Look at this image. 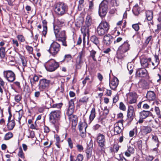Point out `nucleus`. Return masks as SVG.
<instances>
[{
    "label": "nucleus",
    "instance_id": "nucleus-39",
    "mask_svg": "<svg viewBox=\"0 0 161 161\" xmlns=\"http://www.w3.org/2000/svg\"><path fill=\"white\" fill-rule=\"evenodd\" d=\"M96 52L93 50H92L91 51H90V57L92 58L93 60L95 61H97L95 58V55L96 54Z\"/></svg>",
    "mask_w": 161,
    "mask_h": 161
},
{
    "label": "nucleus",
    "instance_id": "nucleus-14",
    "mask_svg": "<svg viewBox=\"0 0 161 161\" xmlns=\"http://www.w3.org/2000/svg\"><path fill=\"white\" fill-rule=\"evenodd\" d=\"M54 103V101L52 99L50 98L47 102H46V106L49 108H57L60 109L62 106V104Z\"/></svg>",
    "mask_w": 161,
    "mask_h": 161
},
{
    "label": "nucleus",
    "instance_id": "nucleus-36",
    "mask_svg": "<svg viewBox=\"0 0 161 161\" xmlns=\"http://www.w3.org/2000/svg\"><path fill=\"white\" fill-rule=\"evenodd\" d=\"M89 27L87 26L86 25L82 26L81 29V32L84 34H88L89 33Z\"/></svg>",
    "mask_w": 161,
    "mask_h": 161
},
{
    "label": "nucleus",
    "instance_id": "nucleus-48",
    "mask_svg": "<svg viewBox=\"0 0 161 161\" xmlns=\"http://www.w3.org/2000/svg\"><path fill=\"white\" fill-rule=\"evenodd\" d=\"M119 108L120 110L123 111H125L126 109L125 105L122 102L120 103Z\"/></svg>",
    "mask_w": 161,
    "mask_h": 161
},
{
    "label": "nucleus",
    "instance_id": "nucleus-64",
    "mask_svg": "<svg viewBox=\"0 0 161 161\" xmlns=\"http://www.w3.org/2000/svg\"><path fill=\"white\" fill-rule=\"evenodd\" d=\"M154 158L153 156H148L146 158V159L147 161H152L153 159Z\"/></svg>",
    "mask_w": 161,
    "mask_h": 161
},
{
    "label": "nucleus",
    "instance_id": "nucleus-13",
    "mask_svg": "<svg viewBox=\"0 0 161 161\" xmlns=\"http://www.w3.org/2000/svg\"><path fill=\"white\" fill-rule=\"evenodd\" d=\"M135 116V113L134 110V108L133 106L130 105L128 106L127 110V117L130 120L129 122L128 125H129L131 120H133Z\"/></svg>",
    "mask_w": 161,
    "mask_h": 161
},
{
    "label": "nucleus",
    "instance_id": "nucleus-62",
    "mask_svg": "<svg viewBox=\"0 0 161 161\" xmlns=\"http://www.w3.org/2000/svg\"><path fill=\"white\" fill-rule=\"evenodd\" d=\"M86 130H84V131L82 130L80 131V135L82 137H84L86 136Z\"/></svg>",
    "mask_w": 161,
    "mask_h": 161
},
{
    "label": "nucleus",
    "instance_id": "nucleus-50",
    "mask_svg": "<svg viewBox=\"0 0 161 161\" xmlns=\"http://www.w3.org/2000/svg\"><path fill=\"white\" fill-rule=\"evenodd\" d=\"M25 48L30 53H31L33 51V48L32 47L28 45L26 46Z\"/></svg>",
    "mask_w": 161,
    "mask_h": 161
},
{
    "label": "nucleus",
    "instance_id": "nucleus-29",
    "mask_svg": "<svg viewBox=\"0 0 161 161\" xmlns=\"http://www.w3.org/2000/svg\"><path fill=\"white\" fill-rule=\"evenodd\" d=\"M15 125V122L14 120H11V121H8L7 125L8 129V130H12Z\"/></svg>",
    "mask_w": 161,
    "mask_h": 161
},
{
    "label": "nucleus",
    "instance_id": "nucleus-4",
    "mask_svg": "<svg viewBox=\"0 0 161 161\" xmlns=\"http://www.w3.org/2000/svg\"><path fill=\"white\" fill-rule=\"evenodd\" d=\"M109 29V25L106 22L102 21L98 26L97 32L98 35L102 36L108 32Z\"/></svg>",
    "mask_w": 161,
    "mask_h": 161
},
{
    "label": "nucleus",
    "instance_id": "nucleus-56",
    "mask_svg": "<svg viewBox=\"0 0 161 161\" xmlns=\"http://www.w3.org/2000/svg\"><path fill=\"white\" fill-rule=\"evenodd\" d=\"M154 58H155V65H158L159 64L160 62L158 57L157 55H155L154 56Z\"/></svg>",
    "mask_w": 161,
    "mask_h": 161
},
{
    "label": "nucleus",
    "instance_id": "nucleus-55",
    "mask_svg": "<svg viewBox=\"0 0 161 161\" xmlns=\"http://www.w3.org/2000/svg\"><path fill=\"white\" fill-rule=\"evenodd\" d=\"M93 0L90 1L89 2V9L92 10L93 8L94 3Z\"/></svg>",
    "mask_w": 161,
    "mask_h": 161
},
{
    "label": "nucleus",
    "instance_id": "nucleus-31",
    "mask_svg": "<svg viewBox=\"0 0 161 161\" xmlns=\"http://www.w3.org/2000/svg\"><path fill=\"white\" fill-rule=\"evenodd\" d=\"M141 9L137 4H136L133 8L132 11L136 15H138L140 12Z\"/></svg>",
    "mask_w": 161,
    "mask_h": 161
},
{
    "label": "nucleus",
    "instance_id": "nucleus-61",
    "mask_svg": "<svg viewBox=\"0 0 161 161\" xmlns=\"http://www.w3.org/2000/svg\"><path fill=\"white\" fill-rule=\"evenodd\" d=\"M109 113V110L107 108H105L103 110V114L104 115H106Z\"/></svg>",
    "mask_w": 161,
    "mask_h": 161
},
{
    "label": "nucleus",
    "instance_id": "nucleus-3",
    "mask_svg": "<svg viewBox=\"0 0 161 161\" xmlns=\"http://www.w3.org/2000/svg\"><path fill=\"white\" fill-rule=\"evenodd\" d=\"M68 6L63 3H58L55 6L54 10L56 14L59 16H62L67 12Z\"/></svg>",
    "mask_w": 161,
    "mask_h": 161
},
{
    "label": "nucleus",
    "instance_id": "nucleus-58",
    "mask_svg": "<svg viewBox=\"0 0 161 161\" xmlns=\"http://www.w3.org/2000/svg\"><path fill=\"white\" fill-rule=\"evenodd\" d=\"M68 142L69 146L71 148H72L73 147V143L70 138H68Z\"/></svg>",
    "mask_w": 161,
    "mask_h": 161
},
{
    "label": "nucleus",
    "instance_id": "nucleus-10",
    "mask_svg": "<svg viewBox=\"0 0 161 161\" xmlns=\"http://www.w3.org/2000/svg\"><path fill=\"white\" fill-rule=\"evenodd\" d=\"M105 137L104 135L102 134H98L97 138V141L98 146L101 148V151H103L104 149L106 143Z\"/></svg>",
    "mask_w": 161,
    "mask_h": 161
},
{
    "label": "nucleus",
    "instance_id": "nucleus-16",
    "mask_svg": "<svg viewBox=\"0 0 161 161\" xmlns=\"http://www.w3.org/2000/svg\"><path fill=\"white\" fill-rule=\"evenodd\" d=\"M68 119L70 121L72 122V128L74 129H75L76 125L77 123V117L76 116L71 114L67 115Z\"/></svg>",
    "mask_w": 161,
    "mask_h": 161
},
{
    "label": "nucleus",
    "instance_id": "nucleus-15",
    "mask_svg": "<svg viewBox=\"0 0 161 161\" xmlns=\"http://www.w3.org/2000/svg\"><path fill=\"white\" fill-rule=\"evenodd\" d=\"M152 131V129L149 126H142L141 127L140 130L139 132V135L141 136L145 135L150 133Z\"/></svg>",
    "mask_w": 161,
    "mask_h": 161
},
{
    "label": "nucleus",
    "instance_id": "nucleus-28",
    "mask_svg": "<svg viewBox=\"0 0 161 161\" xmlns=\"http://www.w3.org/2000/svg\"><path fill=\"white\" fill-rule=\"evenodd\" d=\"M92 23V16L90 15H88L86 18L85 22V25L87 27L90 26Z\"/></svg>",
    "mask_w": 161,
    "mask_h": 161
},
{
    "label": "nucleus",
    "instance_id": "nucleus-22",
    "mask_svg": "<svg viewBox=\"0 0 161 161\" xmlns=\"http://www.w3.org/2000/svg\"><path fill=\"white\" fill-rule=\"evenodd\" d=\"M119 123L122 124V121H119L114 124V128L115 135L119 134L122 131V129L119 126Z\"/></svg>",
    "mask_w": 161,
    "mask_h": 161
},
{
    "label": "nucleus",
    "instance_id": "nucleus-19",
    "mask_svg": "<svg viewBox=\"0 0 161 161\" xmlns=\"http://www.w3.org/2000/svg\"><path fill=\"white\" fill-rule=\"evenodd\" d=\"M151 62V58H147L144 57H142L140 59V62L141 65L144 67H147L149 63Z\"/></svg>",
    "mask_w": 161,
    "mask_h": 161
},
{
    "label": "nucleus",
    "instance_id": "nucleus-40",
    "mask_svg": "<svg viewBox=\"0 0 161 161\" xmlns=\"http://www.w3.org/2000/svg\"><path fill=\"white\" fill-rule=\"evenodd\" d=\"M137 133V129L136 127H135L132 130H130L129 132V136L130 137L133 136L135 134H136Z\"/></svg>",
    "mask_w": 161,
    "mask_h": 161
},
{
    "label": "nucleus",
    "instance_id": "nucleus-53",
    "mask_svg": "<svg viewBox=\"0 0 161 161\" xmlns=\"http://www.w3.org/2000/svg\"><path fill=\"white\" fill-rule=\"evenodd\" d=\"M128 151L130 153L133 154L134 153L135 149L133 147L129 146L128 147Z\"/></svg>",
    "mask_w": 161,
    "mask_h": 161
},
{
    "label": "nucleus",
    "instance_id": "nucleus-35",
    "mask_svg": "<svg viewBox=\"0 0 161 161\" xmlns=\"http://www.w3.org/2000/svg\"><path fill=\"white\" fill-rule=\"evenodd\" d=\"M6 54L5 51V47H1L0 48V57L2 58H3L5 57Z\"/></svg>",
    "mask_w": 161,
    "mask_h": 161
},
{
    "label": "nucleus",
    "instance_id": "nucleus-43",
    "mask_svg": "<svg viewBox=\"0 0 161 161\" xmlns=\"http://www.w3.org/2000/svg\"><path fill=\"white\" fill-rule=\"evenodd\" d=\"M88 100V97L86 96H85L82 98H81L79 100V102L81 103H86Z\"/></svg>",
    "mask_w": 161,
    "mask_h": 161
},
{
    "label": "nucleus",
    "instance_id": "nucleus-41",
    "mask_svg": "<svg viewBox=\"0 0 161 161\" xmlns=\"http://www.w3.org/2000/svg\"><path fill=\"white\" fill-rule=\"evenodd\" d=\"M16 37L18 41L21 42H24L25 41V37L22 35H18Z\"/></svg>",
    "mask_w": 161,
    "mask_h": 161
},
{
    "label": "nucleus",
    "instance_id": "nucleus-12",
    "mask_svg": "<svg viewBox=\"0 0 161 161\" xmlns=\"http://www.w3.org/2000/svg\"><path fill=\"white\" fill-rule=\"evenodd\" d=\"M49 80L46 79H41L39 81V83L38 85L39 89L40 91H43L44 89L47 88L50 83Z\"/></svg>",
    "mask_w": 161,
    "mask_h": 161
},
{
    "label": "nucleus",
    "instance_id": "nucleus-6",
    "mask_svg": "<svg viewBox=\"0 0 161 161\" xmlns=\"http://www.w3.org/2000/svg\"><path fill=\"white\" fill-rule=\"evenodd\" d=\"M107 1L106 0H103L100 4L99 7V14L101 17H104L108 11Z\"/></svg>",
    "mask_w": 161,
    "mask_h": 161
},
{
    "label": "nucleus",
    "instance_id": "nucleus-45",
    "mask_svg": "<svg viewBox=\"0 0 161 161\" xmlns=\"http://www.w3.org/2000/svg\"><path fill=\"white\" fill-rule=\"evenodd\" d=\"M76 147L77 150L79 152H81L83 151L84 148L83 146L79 144H78L76 145Z\"/></svg>",
    "mask_w": 161,
    "mask_h": 161
},
{
    "label": "nucleus",
    "instance_id": "nucleus-9",
    "mask_svg": "<svg viewBox=\"0 0 161 161\" xmlns=\"http://www.w3.org/2000/svg\"><path fill=\"white\" fill-rule=\"evenodd\" d=\"M3 75L4 77L9 82H13L15 79V75L11 70L4 71L3 72Z\"/></svg>",
    "mask_w": 161,
    "mask_h": 161
},
{
    "label": "nucleus",
    "instance_id": "nucleus-32",
    "mask_svg": "<svg viewBox=\"0 0 161 161\" xmlns=\"http://www.w3.org/2000/svg\"><path fill=\"white\" fill-rule=\"evenodd\" d=\"M87 125L85 122H80L78 125V127L80 131H81L83 129L86 130Z\"/></svg>",
    "mask_w": 161,
    "mask_h": 161
},
{
    "label": "nucleus",
    "instance_id": "nucleus-47",
    "mask_svg": "<svg viewBox=\"0 0 161 161\" xmlns=\"http://www.w3.org/2000/svg\"><path fill=\"white\" fill-rule=\"evenodd\" d=\"M12 44L14 47H18L19 46V43L17 40H15L14 39H12Z\"/></svg>",
    "mask_w": 161,
    "mask_h": 161
},
{
    "label": "nucleus",
    "instance_id": "nucleus-46",
    "mask_svg": "<svg viewBox=\"0 0 161 161\" xmlns=\"http://www.w3.org/2000/svg\"><path fill=\"white\" fill-rule=\"evenodd\" d=\"M30 128L32 129H35L36 130H38V128L37 125L36 124V122L35 121L34 123V124H31Z\"/></svg>",
    "mask_w": 161,
    "mask_h": 161
},
{
    "label": "nucleus",
    "instance_id": "nucleus-44",
    "mask_svg": "<svg viewBox=\"0 0 161 161\" xmlns=\"http://www.w3.org/2000/svg\"><path fill=\"white\" fill-rule=\"evenodd\" d=\"M19 152L18 153L19 156L21 158H24V153L23 152L21 147L19 149Z\"/></svg>",
    "mask_w": 161,
    "mask_h": 161
},
{
    "label": "nucleus",
    "instance_id": "nucleus-23",
    "mask_svg": "<svg viewBox=\"0 0 161 161\" xmlns=\"http://www.w3.org/2000/svg\"><path fill=\"white\" fill-rule=\"evenodd\" d=\"M147 98L149 101H153L156 99V95L153 91L148 92L146 96Z\"/></svg>",
    "mask_w": 161,
    "mask_h": 161
},
{
    "label": "nucleus",
    "instance_id": "nucleus-63",
    "mask_svg": "<svg viewBox=\"0 0 161 161\" xmlns=\"http://www.w3.org/2000/svg\"><path fill=\"white\" fill-rule=\"evenodd\" d=\"M119 147L118 145H115L114 147V150L116 152H117L119 150Z\"/></svg>",
    "mask_w": 161,
    "mask_h": 161
},
{
    "label": "nucleus",
    "instance_id": "nucleus-8",
    "mask_svg": "<svg viewBox=\"0 0 161 161\" xmlns=\"http://www.w3.org/2000/svg\"><path fill=\"white\" fill-rule=\"evenodd\" d=\"M60 48L59 44L56 42H53L51 44L48 51L52 55L55 56L59 52Z\"/></svg>",
    "mask_w": 161,
    "mask_h": 161
},
{
    "label": "nucleus",
    "instance_id": "nucleus-27",
    "mask_svg": "<svg viewBox=\"0 0 161 161\" xmlns=\"http://www.w3.org/2000/svg\"><path fill=\"white\" fill-rule=\"evenodd\" d=\"M16 112L15 116L17 119V120L20 124V120L23 115V111L22 109H20L19 111H16Z\"/></svg>",
    "mask_w": 161,
    "mask_h": 161
},
{
    "label": "nucleus",
    "instance_id": "nucleus-60",
    "mask_svg": "<svg viewBox=\"0 0 161 161\" xmlns=\"http://www.w3.org/2000/svg\"><path fill=\"white\" fill-rule=\"evenodd\" d=\"M90 80V78L88 76H86V77L85 79L82 81V84L83 85V86H85L87 82V81L88 80Z\"/></svg>",
    "mask_w": 161,
    "mask_h": 161
},
{
    "label": "nucleus",
    "instance_id": "nucleus-33",
    "mask_svg": "<svg viewBox=\"0 0 161 161\" xmlns=\"http://www.w3.org/2000/svg\"><path fill=\"white\" fill-rule=\"evenodd\" d=\"M83 62V60L77 58L75 64L76 69H80L81 68V65Z\"/></svg>",
    "mask_w": 161,
    "mask_h": 161
},
{
    "label": "nucleus",
    "instance_id": "nucleus-7",
    "mask_svg": "<svg viewBox=\"0 0 161 161\" xmlns=\"http://www.w3.org/2000/svg\"><path fill=\"white\" fill-rule=\"evenodd\" d=\"M61 112L59 110H55L52 111L49 114L50 121L54 124L56 121L59 120L61 117Z\"/></svg>",
    "mask_w": 161,
    "mask_h": 161
},
{
    "label": "nucleus",
    "instance_id": "nucleus-42",
    "mask_svg": "<svg viewBox=\"0 0 161 161\" xmlns=\"http://www.w3.org/2000/svg\"><path fill=\"white\" fill-rule=\"evenodd\" d=\"M119 0H112L111 4L114 6L117 7L119 4Z\"/></svg>",
    "mask_w": 161,
    "mask_h": 161
},
{
    "label": "nucleus",
    "instance_id": "nucleus-1",
    "mask_svg": "<svg viewBox=\"0 0 161 161\" xmlns=\"http://www.w3.org/2000/svg\"><path fill=\"white\" fill-rule=\"evenodd\" d=\"M63 24V23L58 22L56 25H54L53 30L57 40L61 42L62 45L66 47L67 44L66 41V36L65 31L64 30L60 31L61 27Z\"/></svg>",
    "mask_w": 161,
    "mask_h": 161
},
{
    "label": "nucleus",
    "instance_id": "nucleus-5",
    "mask_svg": "<svg viewBox=\"0 0 161 161\" xmlns=\"http://www.w3.org/2000/svg\"><path fill=\"white\" fill-rule=\"evenodd\" d=\"M44 66L47 71L52 72L55 71L58 67L59 64L55 60L52 59L46 62Z\"/></svg>",
    "mask_w": 161,
    "mask_h": 161
},
{
    "label": "nucleus",
    "instance_id": "nucleus-24",
    "mask_svg": "<svg viewBox=\"0 0 161 161\" xmlns=\"http://www.w3.org/2000/svg\"><path fill=\"white\" fill-rule=\"evenodd\" d=\"M151 114L150 111L143 110L140 113V118L142 119H145L148 117Z\"/></svg>",
    "mask_w": 161,
    "mask_h": 161
},
{
    "label": "nucleus",
    "instance_id": "nucleus-20",
    "mask_svg": "<svg viewBox=\"0 0 161 161\" xmlns=\"http://www.w3.org/2000/svg\"><path fill=\"white\" fill-rule=\"evenodd\" d=\"M75 108L74 103L72 100L69 102L68 108L66 112V114H73Z\"/></svg>",
    "mask_w": 161,
    "mask_h": 161
},
{
    "label": "nucleus",
    "instance_id": "nucleus-18",
    "mask_svg": "<svg viewBox=\"0 0 161 161\" xmlns=\"http://www.w3.org/2000/svg\"><path fill=\"white\" fill-rule=\"evenodd\" d=\"M113 37L110 34L105 35L103 37V42L106 45H109L113 41Z\"/></svg>",
    "mask_w": 161,
    "mask_h": 161
},
{
    "label": "nucleus",
    "instance_id": "nucleus-59",
    "mask_svg": "<svg viewBox=\"0 0 161 161\" xmlns=\"http://www.w3.org/2000/svg\"><path fill=\"white\" fill-rule=\"evenodd\" d=\"M35 133L33 131H30V135L28 136V138H33L35 136Z\"/></svg>",
    "mask_w": 161,
    "mask_h": 161
},
{
    "label": "nucleus",
    "instance_id": "nucleus-17",
    "mask_svg": "<svg viewBox=\"0 0 161 161\" xmlns=\"http://www.w3.org/2000/svg\"><path fill=\"white\" fill-rule=\"evenodd\" d=\"M136 75L139 77H145L147 75V71L144 68L138 69L136 71Z\"/></svg>",
    "mask_w": 161,
    "mask_h": 161
},
{
    "label": "nucleus",
    "instance_id": "nucleus-26",
    "mask_svg": "<svg viewBox=\"0 0 161 161\" xmlns=\"http://www.w3.org/2000/svg\"><path fill=\"white\" fill-rule=\"evenodd\" d=\"M39 79V77L36 75H34L33 78H31L30 79V81L32 87L36 86V82Z\"/></svg>",
    "mask_w": 161,
    "mask_h": 161
},
{
    "label": "nucleus",
    "instance_id": "nucleus-37",
    "mask_svg": "<svg viewBox=\"0 0 161 161\" xmlns=\"http://www.w3.org/2000/svg\"><path fill=\"white\" fill-rule=\"evenodd\" d=\"M13 136V134L12 132H8L5 135L4 137V140H8L10 139Z\"/></svg>",
    "mask_w": 161,
    "mask_h": 161
},
{
    "label": "nucleus",
    "instance_id": "nucleus-57",
    "mask_svg": "<svg viewBox=\"0 0 161 161\" xmlns=\"http://www.w3.org/2000/svg\"><path fill=\"white\" fill-rule=\"evenodd\" d=\"M65 59L67 61L70 60L71 59L72 57L70 55L68 54L65 55L64 56Z\"/></svg>",
    "mask_w": 161,
    "mask_h": 161
},
{
    "label": "nucleus",
    "instance_id": "nucleus-25",
    "mask_svg": "<svg viewBox=\"0 0 161 161\" xmlns=\"http://www.w3.org/2000/svg\"><path fill=\"white\" fill-rule=\"evenodd\" d=\"M96 110L94 107L92 108L91 111V114L89 116L88 124H90L94 119L96 116Z\"/></svg>",
    "mask_w": 161,
    "mask_h": 161
},
{
    "label": "nucleus",
    "instance_id": "nucleus-2",
    "mask_svg": "<svg viewBox=\"0 0 161 161\" xmlns=\"http://www.w3.org/2000/svg\"><path fill=\"white\" fill-rule=\"evenodd\" d=\"M130 44L129 41H126L118 48L117 52V57L121 59L125 56V53L130 49Z\"/></svg>",
    "mask_w": 161,
    "mask_h": 161
},
{
    "label": "nucleus",
    "instance_id": "nucleus-54",
    "mask_svg": "<svg viewBox=\"0 0 161 161\" xmlns=\"http://www.w3.org/2000/svg\"><path fill=\"white\" fill-rule=\"evenodd\" d=\"M83 159V156L81 154H79L77 157L76 161H82Z\"/></svg>",
    "mask_w": 161,
    "mask_h": 161
},
{
    "label": "nucleus",
    "instance_id": "nucleus-52",
    "mask_svg": "<svg viewBox=\"0 0 161 161\" xmlns=\"http://www.w3.org/2000/svg\"><path fill=\"white\" fill-rule=\"evenodd\" d=\"M132 27L136 31H138L139 29V27L138 24H133Z\"/></svg>",
    "mask_w": 161,
    "mask_h": 161
},
{
    "label": "nucleus",
    "instance_id": "nucleus-51",
    "mask_svg": "<svg viewBox=\"0 0 161 161\" xmlns=\"http://www.w3.org/2000/svg\"><path fill=\"white\" fill-rule=\"evenodd\" d=\"M137 145L138 149L141 150L142 148V140L138 141L137 142Z\"/></svg>",
    "mask_w": 161,
    "mask_h": 161
},
{
    "label": "nucleus",
    "instance_id": "nucleus-21",
    "mask_svg": "<svg viewBox=\"0 0 161 161\" xmlns=\"http://www.w3.org/2000/svg\"><path fill=\"white\" fill-rule=\"evenodd\" d=\"M118 84V79L116 77H114L112 80L110 82V87L112 89L115 90Z\"/></svg>",
    "mask_w": 161,
    "mask_h": 161
},
{
    "label": "nucleus",
    "instance_id": "nucleus-34",
    "mask_svg": "<svg viewBox=\"0 0 161 161\" xmlns=\"http://www.w3.org/2000/svg\"><path fill=\"white\" fill-rule=\"evenodd\" d=\"M90 40L93 43L95 44L97 46H98L99 42L98 38L96 36H92L90 38Z\"/></svg>",
    "mask_w": 161,
    "mask_h": 161
},
{
    "label": "nucleus",
    "instance_id": "nucleus-30",
    "mask_svg": "<svg viewBox=\"0 0 161 161\" xmlns=\"http://www.w3.org/2000/svg\"><path fill=\"white\" fill-rule=\"evenodd\" d=\"M146 16L147 20L151 21L153 17V13L152 11L147 10L146 12Z\"/></svg>",
    "mask_w": 161,
    "mask_h": 161
},
{
    "label": "nucleus",
    "instance_id": "nucleus-38",
    "mask_svg": "<svg viewBox=\"0 0 161 161\" xmlns=\"http://www.w3.org/2000/svg\"><path fill=\"white\" fill-rule=\"evenodd\" d=\"M85 51L82 49V50L79 53V55L77 58L83 60V58L85 56Z\"/></svg>",
    "mask_w": 161,
    "mask_h": 161
},
{
    "label": "nucleus",
    "instance_id": "nucleus-49",
    "mask_svg": "<svg viewBox=\"0 0 161 161\" xmlns=\"http://www.w3.org/2000/svg\"><path fill=\"white\" fill-rule=\"evenodd\" d=\"M47 32V27L46 25H44L43 28V31L42 32V34L44 37H45Z\"/></svg>",
    "mask_w": 161,
    "mask_h": 161
},
{
    "label": "nucleus",
    "instance_id": "nucleus-11",
    "mask_svg": "<svg viewBox=\"0 0 161 161\" xmlns=\"http://www.w3.org/2000/svg\"><path fill=\"white\" fill-rule=\"evenodd\" d=\"M127 101L128 104H132L136 102L138 96L135 92H130L127 94Z\"/></svg>",
    "mask_w": 161,
    "mask_h": 161
}]
</instances>
